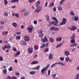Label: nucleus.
<instances>
[{
	"label": "nucleus",
	"mask_w": 79,
	"mask_h": 79,
	"mask_svg": "<svg viewBox=\"0 0 79 79\" xmlns=\"http://www.w3.org/2000/svg\"><path fill=\"white\" fill-rule=\"evenodd\" d=\"M57 64H58V63H55L51 65V68H54V67H55L56 65H57Z\"/></svg>",
	"instance_id": "nucleus-13"
},
{
	"label": "nucleus",
	"mask_w": 79,
	"mask_h": 79,
	"mask_svg": "<svg viewBox=\"0 0 79 79\" xmlns=\"http://www.w3.org/2000/svg\"><path fill=\"white\" fill-rule=\"evenodd\" d=\"M20 27L21 28V29H24V26L23 25H22L21 27Z\"/></svg>",
	"instance_id": "nucleus-61"
},
{
	"label": "nucleus",
	"mask_w": 79,
	"mask_h": 79,
	"mask_svg": "<svg viewBox=\"0 0 79 79\" xmlns=\"http://www.w3.org/2000/svg\"><path fill=\"white\" fill-rule=\"evenodd\" d=\"M8 34V31H3L2 33V35H7Z\"/></svg>",
	"instance_id": "nucleus-17"
},
{
	"label": "nucleus",
	"mask_w": 79,
	"mask_h": 79,
	"mask_svg": "<svg viewBox=\"0 0 79 79\" xmlns=\"http://www.w3.org/2000/svg\"><path fill=\"white\" fill-rule=\"evenodd\" d=\"M56 74H54L52 75V78L53 79L54 78H55V77H56Z\"/></svg>",
	"instance_id": "nucleus-34"
},
{
	"label": "nucleus",
	"mask_w": 79,
	"mask_h": 79,
	"mask_svg": "<svg viewBox=\"0 0 79 79\" xmlns=\"http://www.w3.org/2000/svg\"><path fill=\"white\" fill-rule=\"evenodd\" d=\"M40 1H38L37 2H36V7H39V4H40Z\"/></svg>",
	"instance_id": "nucleus-24"
},
{
	"label": "nucleus",
	"mask_w": 79,
	"mask_h": 79,
	"mask_svg": "<svg viewBox=\"0 0 79 79\" xmlns=\"http://www.w3.org/2000/svg\"><path fill=\"white\" fill-rule=\"evenodd\" d=\"M15 74L16 75V76H19L20 74H19V72H17L15 73Z\"/></svg>",
	"instance_id": "nucleus-59"
},
{
	"label": "nucleus",
	"mask_w": 79,
	"mask_h": 79,
	"mask_svg": "<svg viewBox=\"0 0 79 79\" xmlns=\"http://www.w3.org/2000/svg\"><path fill=\"white\" fill-rule=\"evenodd\" d=\"M3 60V57L0 56V61Z\"/></svg>",
	"instance_id": "nucleus-64"
},
{
	"label": "nucleus",
	"mask_w": 79,
	"mask_h": 79,
	"mask_svg": "<svg viewBox=\"0 0 79 79\" xmlns=\"http://www.w3.org/2000/svg\"><path fill=\"white\" fill-rule=\"evenodd\" d=\"M76 77H77V79H79V73L77 74Z\"/></svg>",
	"instance_id": "nucleus-57"
},
{
	"label": "nucleus",
	"mask_w": 79,
	"mask_h": 79,
	"mask_svg": "<svg viewBox=\"0 0 79 79\" xmlns=\"http://www.w3.org/2000/svg\"><path fill=\"white\" fill-rule=\"evenodd\" d=\"M40 34L39 35V37H40V38H42L43 36H44V34H42V33H43V31H42V30H40Z\"/></svg>",
	"instance_id": "nucleus-9"
},
{
	"label": "nucleus",
	"mask_w": 79,
	"mask_h": 79,
	"mask_svg": "<svg viewBox=\"0 0 79 79\" xmlns=\"http://www.w3.org/2000/svg\"><path fill=\"white\" fill-rule=\"evenodd\" d=\"M3 73H5V74H6V73H7V71H6V69H4L3 71Z\"/></svg>",
	"instance_id": "nucleus-42"
},
{
	"label": "nucleus",
	"mask_w": 79,
	"mask_h": 79,
	"mask_svg": "<svg viewBox=\"0 0 79 79\" xmlns=\"http://www.w3.org/2000/svg\"><path fill=\"white\" fill-rule=\"evenodd\" d=\"M71 43L72 44H73V43H75L76 42V41H75V39H73L70 40Z\"/></svg>",
	"instance_id": "nucleus-27"
},
{
	"label": "nucleus",
	"mask_w": 79,
	"mask_h": 79,
	"mask_svg": "<svg viewBox=\"0 0 79 79\" xmlns=\"http://www.w3.org/2000/svg\"><path fill=\"white\" fill-rule=\"evenodd\" d=\"M59 30H60V29L59 28H55V27L54 31H59Z\"/></svg>",
	"instance_id": "nucleus-39"
},
{
	"label": "nucleus",
	"mask_w": 79,
	"mask_h": 79,
	"mask_svg": "<svg viewBox=\"0 0 79 79\" xmlns=\"http://www.w3.org/2000/svg\"><path fill=\"white\" fill-rule=\"evenodd\" d=\"M34 48L35 50H37L39 49V46L37 45H35L34 46Z\"/></svg>",
	"instance_id": "nucleus-14"
},
{
	"label": "nucleus",
	"mask_w": 79,
	"mask_h": 79,
	"mask_svg": "<svg viewBox=\"0 0 79 79\" xmlns=\"http://www.w3.org/2000/svg\"><path fill=\"white\" fill-rule=\"evenodd\" d=\"M37 8L35 10V12H36V13H39L40 11L42 10V7L40 6L39 7H37Z\"/></svg>",
	"instance_id": "nucleus-3"
},
{
	"label": "nucleus",
	"mask_w": 79,
	"mask_h": 79,
	"mask_svg": "<svg viewBox=\"0 0 79 79\" xmlns=\"http://www.w3.org/2000/svg\"><path fill=\"white\" fill-rule=\"evenodd\" d=\"M47 17V19L48 21H49V20H50V16H49L48 15H47L46 16Z\"/></svg>",
	"instance_id": "nucleus-50"
},
{
	"label": "nucleus",
	"mask_w": 79,
	"mask_h": 79,
	"mask_svg": "<svg viewBox=\"0 0 79 79\" xmlns=\"http://www.w3.org/2000/svg\"><path fill=\"white\" fill-rule=\"evenodd\" d=\"M69 60V57H67L65 58V61H68Z\"/></svg>",
	"instance_id": "nucleus-46"
},
{
	"label": "nucleus",
	"mask_w": 79,
	"mask_h": 79,
	"mask_svg": "<svg viewBox=\"0 0 79 79\" xmlns=\"http://www.w3.org/2000/svg\"><path fill=\"white\" fill-rule=\"evenodd\" d=\"M33 26L32 25H30L29 27L27 28V30H28V32L29 33H31L32 32V30H33Z\"/></svg>",
	"instance_id": "nucleus-1"
},
{
	"label": "nucleus",
	"mask_w": 79,
	"mask_h": 79,
	"mask_svg": "<svg viewBox=\"0 0 79 79\" xmlns=\"http://www.w3.org/2000/svg\"><path fill=\"white\" fill-rule=\"evenodd\" d=\"M41 40L42 42H48V40L47 39V38L46 36H44V39L42 38Z\"/></svg>",
	"instance_id": "nucleus-4"
},
{
	"label": "nucleus",
	"mask_w": 79,
	"mask_h": 79,
	"mask_svg": "<svg viewBox=\"0 0 79 79\" xmlns=\"http://www.w3.org/2000/svg\"><path fill=\"white\" fill-rule=\"evenodd\" d=\"M0 23L1 24H5V22L3 21H1L0 22Z\"/></svg>",
	"instance_id": "nucleus-58"
},
{
	"label": "nucleus",
	"mask_w": 79,
	"mask_h": 79,
	"mask_svg": "<svg viewBox=\"0 0 79 79\" xmlns=\"http://www.w3.org/2000/svg\"><path fill=\"white\" fill-rule=\"evenodd\" d=\"M74 20L76 21H78V20H79V17H75L74 18Z\"/></svg>",
	"instance_id": "nucleus-36"
},
{
	"label": "nucleus",
	"mask_w": 79,
	"mask_h": 79,
	"mask_svg": "<svg viewBox=\"0 0 79 79\" xmlns=\"http://www.w3.org/2000/svg\"><path fill=\"white\" fill-rule=\"evenodd\" d=\"M15 16L16 18H19V14H15Z\"/></svg>",
	"instance_id": "nucleus-45"
},
{
	"label": "nucleus",
	"mask_w": 79,
	"mask_h": 79,
	"mask_svg": "<svg viewBox=\"0 0 79 79\" xmlns=\"http://www.w3.org/2000/svg\"><path fill=\"white\" fill-rule=\"evenodd\" d=\"M66 23V19L65 18H64L62 19V22L60 23V26H62L63 24H65Z\"/></svg>",
	"instance_id": "nucleus-2"
},
{
	"label": "nucleus",
	"mask_w": 79,
	"mask_h": 79,
	"mask_svg": "<svg viewBox=\"0 0 79 79\" xmlns=\"http://www.w3.org/2000/svg\"><path fill=\"white\" fill-rule=\"evenodd\" d=\"M26 44H27V43H26V42L23 40L21 41V45H22L25 46V45H26Z\"/></svg>",
	"instance_id": "nucleus-11"
},
{
	"label": "nucleus",
	"mask_w": 79,
	"mask_h": 79,
	"mask_svg": "<svg viewBox=\"0 0 79 79\" xmlns=\"http://www.w3.org/2000/svg\"><path fill=\"white\" fill-rule=\"evenodd\" d=\"M61 40H62V38L61 37H58L56 38V41L57 42L61 41Z\"/></svg>",
	"instance_id": "nucleus-10"
},
{
	"label": "nucleus",
	"mask_w": 79,
	"mask_h": 79,
	"mask_svg": "<svg viewBox=\"0 0 79 79\" xmlns=\"http://www.w3.org/2000/svg\"><path fill=\"white\" fill-rule=\"evenodd\" d=\"M35 1V0H28V2L29 3H32Z\"/></svg>",
	"instance_id": "nucleus-49"
},
{
	"label": "nucleus",
	"mask_w": 79,
	"mask_h": 79,
	"mask_svg": "<svg viewBox=\"0 0 79 79\" xmlns=\"http://www.w3.org/2000/svg\"><path fill=\"white\" fill-rule=\"evenodd\" d=\"M50 24H53L54 26H56V23H55V22L53 21H51L50 22Z\"/></svg>",
	"instance_id": "nucleus-12"
},
{
	"label": "nucleus",
	"mask_w": 79,
	"mask_h": 79,
	"mask_svg": "<svg viewBox=\"0 0 79 79\" xmlns=\"http://www.w3.org/2000/svg\"><path fill=\"white\" fill-rule=\"evenodd\" d=\"M50 66V64H48L47 65V66L46 67H44V68L46 69L47 70L48 68V67H49V66Z\"/></svg>",
	"instance_id": "nucleus-52"
},
{
	"label": "nucleus",
	"mask_w": 79,
	"mask_h": 79,
	"mask_svg": "<svg viewBox=\"0 0 79 79\" xmlns=\"http://www.w3.org/2000/svg\"><path fill=\"white\" fill-rule=\"evenodd\" d=\"M49 41L51 43L53 42V38H50L49 39Z\"/></svg>",
	"instance_id": "nucleus-31"
},
{
	"label": "nucleus",
	"mask_w": 79,
	"mask_h": 79,
	"mask_svg": "<svg viewBox=\"0 0 79 79\" xmlns=\"http://www.w3.org/2000/svg\"><path fill=\"white\" fill-rule=\"evenodd\" d=\"M13 70V69H12V68L11 67V66H10L9 68L8 69V71H11Z\"/></svg>",
	"instance_id": "nucleus-51"
},
{
	"label": "nucleus",
	"mask_w": 79,
	"mask_h": 79,
	"mask_svg": "<svg viewBox=\"0 0 79 79\" xmlns=\"http://www.w3.org/2000/svg\"><path fill=\"white\" fill-rule=\"evenodd\" d=\"M28 15V12L27 11H25L24 13V16H27Z\"/></svg>",
	"instance_id": "nucleus-47"
},
{
	"label": "nucleus",
	"mask_w": 79,
	"mask_h": 79,
	"mask_svg": "<svg viewBox=\"0 0 79 79\" xmlns=\"http://www.w3.org/2000/svg\"><path fill=\"white\" fill-rule=\"evenodd\" d=\"M45 44H42V46L40 47V48H44V47H45Z\"/></svg>",
	"instance_id": "nucleus-40"
},
{
	"label": "nucleus",
	"mask_w": 79,
	"mask_h": 79,
	"mask_svg": "<svg viewBox=\"0 0 79 79\" xmlns=\"http://www.w3.org/2000/svg\"><path fill=\"white\" fill-rule=\"evenodd\" d=\"M20 53L21 52H20V51H18L14 55V56H18V55H19Z\"/></svg>",
	"instance_id": "nucleus-23"
},
{
	"label": "nucleus",
	"mask_w": 79,
	"mask_h": 79,
	"mask_svg": "<svg viewBox=\"0 0 79 79\" xmlns=\"http://www.w3.org/2000/svg\"><path fill=\"white\" fill-rule=\"evenodd\" d=\"M70 14L72 16H74V15H75V14H74L73 11L72 10L70 11Z\"/></svg>",
	"instance_id": "nucleus-20"
},
{
	"label": "nucleus",
	"mask_w": 79,
	"mask_h": 79,
	"mask_svg": "<svg viewBox=\"0 0 79 79\" xmlns=\"http://www.w3.org/2000/svg\"><path fill=\"white\" fill-rule=\"evenodd\" d=\"M4 15L5 16H7L8 15V12H5L4 13Z\"/></svg>",
	"instance_id": "nucleus-44"
},
{
	"label": "nucleus",
	"mask_w": 79,
	"mask_h": 79,
	"mask_svg": "<svg viewBox=\"0 0 79 79\" xmlns=\"http://www.w3.org/2000/svg\"><path fill=\"white\" fill-rule=\"evenodd\" d=\"M27 52L29 53H32L33 52V49L32 48H29L27 49Z\"/></svg>",
	"instance_id": "nucleus-6"
},
{
	"label": "nucleus",
	"mask_w": 79,
	"mask_h": 79,
	"mask_svg": "<svg viewBox=\"0 0 79 79\" xmlns=\"http://www.w3.org/2000/svg\"><path fill=\"white\" fill-rule=\"evenodd\" d=\"M30 73L31 75H33V74L35 73V72L34 71L30 72Z\"/></svg>",
	"instance_id": "nucleus-32"
},
{
	"label": "nucleus",
	"mask_w": 79,
	"mask_h": 79,
	"mask_svg": "<svg viewBox=\"0 0 79 79\" xmlns=\"http://www.w3.org/2000/svg\"><path fill=\"white\" fill-rule=\"evenodd\" d=\"M11 79H17V78L14 76H12L11 77Z\"/></svg>",
	"instance_id": "nucleus-55"
},
{
	"label": "nucleus",
	"mask_w": 79,
	"mask_h": 79,
	"mask_svg": "<svg viewBox=\"0 0 79 79\" xmlns=\"http://www.w3.org/2000/svg\"><path fill=\"white\" fill-rule=\"evenodd\" d=\"M40 68V66H38L37 67H36V69L37 70H39V69Z\"/></svg>",
	"instance_id": "nucleus-62"
},
{
	"label": "nucleus",
	"mask_w": 79,
	"mask_h": 79,
	"mask_svg": "<svg viewBox=\"0 0 79 79\" xmlns=\"http://www.w3.org/2000/svg\"><path fill=\"white\" fill-rule=\"evenodd\" d=\"M49 59V60H51L53 58V56H52V54H51L49 55V57H48Z\"/></svg>",
	"instance_id": "nucleus-25"
},
{
	"label": "nucleus",
	"mask_w": 79,
	"mask_h": 79,
	"mask_svg": "<svg viewBox=\"0 0 79 79\" xmlns=\"http://www.w3.org/2000/svg\"><path fill=\"white\" fill-rule=\"evenodd\" d=\"M4 2L5 5H7L8 4V1L6 0H4Z\"/></svg>",
	"instance_id": "nucleus-48"
},
{
	"label": "nucleus",
	"mask_w": 79,
	"mask_h": 79,
	"mask_svg": "<svg viewBox=\"0 0 79 79\" xmlns=\"http://www.w3.org/2000/svg\"><path fill=\"white\" fill-rule=\"evenodd\" d=\"M52 19L53 20H55L56 22V23L58 24V20L56 19V18H55V17H53Z\"/></svg>",
	"instance_id": "nucleus-19"
},
{
	"label": "nucleus",
	"mask_w": 79,
	"mask_h": 79,
	"mask_svg": "<svg viewBox=\"0 0 79 79\" xmlns=\"http://www.w3.org/2000/svg\"><path fill=\"white\" fill-rule=\"evenodd\" d=\"M60 60L61 61H63V60H64V57H60Z\"/></svg>",
	"instance_id": "nucleus-53"
},
{
	"label": "nucleus",
	"mask_w": 79,
	"mask_h": 79,
	"mask_svg": "<svg viewBox=\"0 0 79 79\" xmlns=\"http://www.w3.org/2000/svg\"><path fill=\"white\" fill-rule=\"evenodd\" d=\"M68 29H69L71 31H75L76 29V27L75 26H73L72 27H68Z\"/></svg>",
	"instance_id": "nucleus-8"
},
{
	"label": "nucleus",
	"mask_w": 79,
	"mask_h": 79,
	"mask_svg": "<svg viewBox=\"0 0 79 79\" xmlns=\"http://www.w3.org/2000/svg\"><path fill=\"white\" fill-rule=\"evenodd\" d=\"M6 48H8V49H10V48H11V46L10 44H9V45H8V46H6Z\"/></svg>",
	"instance_id": "nucleus-43"
},
{
	"label": "nucleus",
	"mask_w": 79,
	"mask_h": 79,
	"mask_svg": "<svg viewBox=\"0 0 79 79\" xmlns=\"http://www.w3.org/2000/svg\"><path fill=\"white\" fill-rule=\"evenodd\" d=\"M49 44V43H48L46 44V46H45L46 47H48V46Z\"/></svg>",
	"instance_id": "nucleus-63"
},
{
	"label": "nucleus",
	"mask_w": 79,
	"mask_h": 79,
	"mask_svg": "<svg viewBox=\"0 0 79 79\" xmlns=\"http://www.w3.org/2000/svg\"><path fill=\"white\" fill-rule=\"evenodd\" d=\"M20 37L21 36H16V39L17 40H19V39H20Z\"/></svg>",
	"instance_id": "nucleus-38"
},
{
	"label": "nucleus",
	"mask_w": 79,
	"mask_h": 79,
	"mask_svg": "<svg viewBox=\"0 0 79 79\" xmlns=\"http://www.w3.org/2000/svg\"><path fill=\"white\" fill-rule=\"evenodd\" d=\"M64 53L65 56H68L69 55V52L68 51H65Z\"/></svg>",
	"instance_id": "nucleus-16"
},
{
	"label": "nucleus",
	"mask_w": 79,
	"mask_h": 79,
	"mask_svg": "<svg viewBox=\"0 0 79 79\" xmlns=\"http://www.w3.org/2000/svg\"><path fill=\"white\" fill-rule=\"evenodd\" d=\"M55 27L53 26H52L50 28H49V29L50 30H51V31H54V30H55Z\"/></svg>",
	"instance_id": "nucleus-26"
},
{
	"label": "nucleus",
	"mask_w": 79,
	"mask_h": 79,
	"mask_svg": "<svg viewBox=\"0 0 79 79\" xmlns=\"http://www.w3.org/2000/svg\"><path fill=\"white\" fill-rule=\"evenodd\" d=\"M12 50L14 52H16L17 51V49H16V48L14 47L12 48Z\"/></svg>",
	"instance_id": "nucleus-41"
},
{
	"label": "nucleus",
	"mask_w": 79,
	"mask_h": 79,
	"mask_svg": "<svg viewBox=\"0 0 79 79\" xmlns=\"http://www.w3.org/2000/svg\"><path fill=\"white\" fill-rule=\"evenodd\" d=\"M47 69L44 67L42 69L41 71V73L42 74H44L45 73V71H47Z\"/></svg>",
	"instance_id": "nucleus-7"
},
{
	"label": "nucleus",
	"mask_w": 79,
	"mask_h": 79,
	"mask_svg": "<svg viewBox=\"0 0 79 79\" xmlns=\"http://www.w3.org/2000/svg\"><path fill=\"white\" fill-rule=\"evenodd\" d=\"M65 1V0H61V1L60 2V5H63V3L64 2V1Z\"/></svg>",
	"instance_id": "nucleus-35"
},
{
	"label": "nucleus",
	"mask_w": 79,
	"mask_h": 79,
	"mask_svg": "<svg viewBox=\"0 0 79 79\" xmlns=\"http://www.w3.org/2000/svg\"><path fill=\"white\" fill-rule=\"evenodd\" d=\"M24 40L26 42L29 41L30 40V38H29V37L27 35H26L24 36Z\"/></svg>",
	"instance_id": "nucleus-5"
},
{
	"label": "nucleus",
	"mask_w": 79,
	"mask_h": 79,
	"mask_svg": "<svg viewBox=\"0 0 79 79\" xmlns=\"http://www.w3.org/2000/svg\"><path fill=\"white\" fill-rule=\"evenodd\" d=\"M6 79H11V77H10V76H8L7 77Z\"/></svg>",
	"instance_id": "nucleus-56"
},
{
	"label": "nucleus",
	"mask_w": 79,
	"mask_h": 79,
	"mask_svg": "<svg viewBox=\"0 0 79 79\" xmlns=\"http://www.w3.org/2000/svg\"><path fill=\"white\" fill-rule=\"evenodd\" d=\"M77 44L76 43H73V44H70V46L71 47H76V46H77Z\"/></svg>",
	"instance_id": "nucleus-18"
},
{
	"label": "nucleus",
	"mask_w": 79,
	"mask_h": 79,
	"mask_svg": "<svg viewBox=\"0 0 79 79\" xmlns=\"http://www.w3.org/2000/svg\"><path fill=\"white\" fill-rule=\"evenodd\" d=\"M12 25L14 27H17V23H12Z\"/></svg>",
	"instance_id": "nucleus-21"
},
{
	"label": "nucleus",
	"mask_w": 79,
	"mask_h": 79,
	"mask_svg": "<svg viewBox=\"0 0 79 79\" xmlns=\"http://www.w3.org/2000/svg\"><path fill=\"white\" fill-rule=\"evenodd\" d=\"M5 48H6V45L5 46H3L2 48V49H3L4 50H5Z\"/></svg>",
	"instance_id": "nucleus-54"
},
{
	"label": "nucleus",
	"mask_w": 79,
	"mask_h": 79,
	"mask_svg": "<svg viewBox=\"0 0 79 79\" xmlns=\"http://www.w3.org/2000/svg\"><path fill=\"white\" fill-rule=\"evenodd\" d=\"M19 0H12L10 2L11 3H15V2H18Z\"/></svg>",
	"instance_id": "nucleus-30"
},
{
	"label": "nucleus",
	"mask_w": 79,
	"mask_h": 79,
	"mask_svg": "<svg viewBox=\"0 0 79 79\" xmlns=\"http://www.w3.org/2000/svg\"><path fill=\"white\" fill-rule=\"evenodd\" d=\"M57 8H58V10L59 11H61V10H63V8H62L60 6H58Z\"/></svg>",
	"instance_id": "nucleus-28"
},
{
	"label": "nucleus",
	"mask_w": 79,
	"mask_h": 79,
	"mask_svg": "<svg viewBox=\"0 0 79 79\" xmlns=\"http://www.w3.org/2000/svg\"><path fill=\"white\" fill-rule=\"evenodd\" d=\"M48 51H49L48 48H47L44 50V52L45 53H47V52H48Z\"/></svg>",
	"instance_id": "nucleus-33"
},
{
	"label": "nucleus",
	"mask_w": 79,
	"mask_h": 79,
	"mask_svg": "<svg viewBox=\"0 0 79 79\" xmlns=\"http://www.w3.org/2000/svg\"><path fill=\"white\" fill-rule=\"evenodd\" d=\"M38 63L39 62H38V61H35L32 62L31 63V65H32L33 64H37V63Z\"/></svg>",
	"instance_id": "nucleus-15"
},
{
	"label": "nucleus",
	"mask_w": 79,
	"mask_h": 79,
	"mask_svg": "<svg viewBox=\"0 0 79 79\" xmlns=\"http://www.w3.org/2000/svg\"><path fill=\"white\" fill-rule=\"evenodd\" d=\"M54 11H56V9L55 7H54L53 9Z\"/></svg>",
	"instance_id": "nucleus-60"
},
{
	"label": "nucleus",
	"mask_w": 79,
	"mask_h": 79,
	"mask_svg": "<svg viewBox=\"0 0 79 79\" xmlns=\"http://www.w3.org/2000/svg\"><path fill=\"white\" fill-rule=\"evenodd\" d=\"M52 6H54V4L53 2L51 3L49 5V8H51Z\"/></svg>",
	"instance_id": "nucleus-29"
},
{
	"label": "nucleus",
	"mask_w": 79,
	"mask_h": 79,
	"mask_svg": "<svg viewBox=\"0 0 79 79\" xmlns=\"http://www.w3.org/2000/svg\"><path fill=\"white\" fill-rule=\"evenodd\" d=\"M74 38H75V34H73L72 36L70 38V39H74Z\"/></svg>",
	"instance_id": "nucleus-37"
},
{
	"label": "nucleus",
	"mask_w": 79,
	"mask_h": 79,
	"mask_svg": "<svg viewBox=\"0 0 79 79\" xmlns=\"http://www.w3.org/2000/svg\"><path fill=\"white\" fill-rule=\"evenodd\" d=\"M63 43H61L59 44L58 45H57L56 48H59V47H61V45H63Z\"/></svg>",
	"instance_id": "nucleus-22"
}]
</instances>
